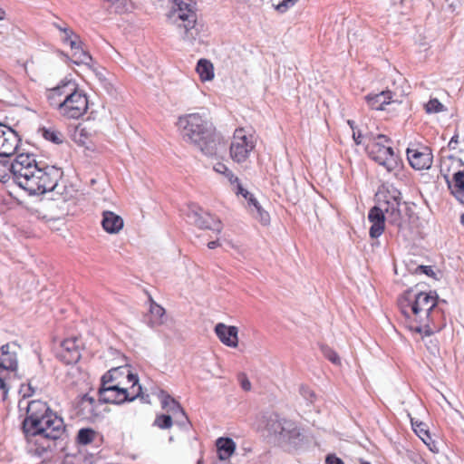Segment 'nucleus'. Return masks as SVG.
Here are the masks:
<instances>
[{
    "label": "nucleus",
    "instance_id": "1",
    "mask_svg": "<svg viewBox=\"0 0 464 464\" xmlns=\"http://www.w3.org/2000/svg\"><path fill=\"white\" fill-rule=\"evenodd\" d=\"M403 322L411 331L430 336L446 325V316L435 292L404 291L398 298Z\"/></svg>",
    "mask_w": 464,
    "mask_h": 464
},
{
    "label": "nucleus",
    "instance_id": "2",
    "mask_svg": "<svg viewBox=\"0 0 464 464\" xmlns=\"http://www.w3.org/2000/svg\"><path fill=\"white\" fill-rule=\"evenodd\" d=\"M26 417L23 430L27 440L35 445L34 452L42 456L53 451L55 441L65 433L63 420L49 410L42 401H31L24 406Z\"/></svg>",
    "mask_w": 464,
    "mask_h": 464
},
{
    "label": "nucleus",
    "instance_id": "3",
    "mask_svg": "<svg viewBox=\"0 0 464 464\" xmlns=\"http://www.w3.org/2000/svg\"><path fill=\"white\" fill-rule=\"evenodd\" d=\"M14 169L17 185L34 195L53 191L63 175L53 166L40 168L33 155L24 153L16 156Z\"/></svg>",
    "mask_w": 464,
    "mask_h": 464
},
{
    "label": "nucleus",
    "instance_id": "4",
    "mask_svg": "<svg viewBox=\"0 0 464 464\" xmlns=\"http://www.w3.org/2000/svg\"><path fill=\"white\" fill-rule=\"evenodd\" d=\"M47 99L50 105L67 119H79L89 108L87 95L72 82H63L50 89Z\"/></svg>",
    "mask_w": 464,
    "mask_h": 464
},
{
    "label": "nucleus",
    "instance_id": "5",
    "mask_svg": "<svg viewBox=\"0 0 464 464\" xmlns=\"http://www.w3.org/2000/svg\"><path fill=\"white\" fill-rule=\"evenodd\" d=\"M178 125L184 139L202 152H211L215 144V127L205 115L195 112L180 116Z\"/></svg>",
    "mask_w": 464,
    "mask_h": 464
},
{
    "label": "nucleus",
    "instance_id": "6",
    "mask_svg": "<svg viewBox=\"0 0 464 464\" xmlns=\"http://www.w3.org/2000/svg\"><path fill=\"white\" fill-rule=\"evenodd\" d=\"M368 157L387 172H394L401 168V160L392 148V140L384 134L369 138L365 148Z\"/></svg>",
    "mask_w": 464,
    "mask_h": 464
},
{
    "label": "nucleus",
    "instance_id": "7",
    "mask_svg": "<svg viewBox=\"0 0 464 464\" xmlns=\"http://www.w3.org/2000/svg\"><path fill=\"white\" fill-rule=\"evenodd\" d=\"M168 16L177 18L181 22L179 26L185 31L184 39L189 41L195 39V36L191 34V30L195 28L198 22L197 3L195 1L174 0Z\"/></svg>",
    "mask_w": 464,
    "mask_h": 464
},
{
    "label": "nucleus",
    "instance_id": "8",
    "mask_svg": "<svg viewBox=\"0 0 464 464\" xmlns=\"http://www.w3.org/2000/svg\"><path fill=\"white\" fill-rule=\"evenodd\" d=\"M256 147L252 134H248L244 128H238L234 131L230 147L229 156L236 163H245Z\"/></svg>",
    "mask_w": 464,
    "mask_h": 464
},
{
    "label": "nucleus",
    "instance_id": "9",
    "mask_svg": "<svg viewBox=\"0 0 464 464\" xmlns=\"http://www.w3.org/2000/svg\"><path fill=\"white\" fill-rule=\"evenodd\" d=\"M132 389H137V393L130 397L126 389L112 384L113 379H102V384L99 390L100 400L106 403L119 404L126 401H133L136 397L141 396V385L139 379H132Z\"/></svg>",
    "mask_w": 464,
    "mask_h": 464
},
{
    "label": "nucleus",
    "instance_id": "10",
    "mask_svg": "<svg viewBox=\"0 0 464 464\" xmlns=\"http://www.w3.org/2000/svg\"><path fill=\"white\" fill-rule=\"evenodd\" d=\"M266 430L284 442H295L300 435L299 429L292 420L270 414L266 419Z\"/></svg>",
    "mask_w": 464,
    "mask_h": 464
},
{
    "label": "nucleus",
    "instance_id": "11",
    "mask_svg": "<svg viewBox=\"0 0 464 464\" xmlns=\"http://www.w3.org/2000/svg\"><path fill=\"white\" fill-rule=\"evenodd\" d=\"M84 344L81 337L71 336L60 342L57 348L58 360L65 364H74L79 362Z\"/></svg>",
    "mask_w": 464,
    "mask_h": 464
},
{
    "label": "nucleus",
    "instance_id": "12",
    "mask_svg": "<svg viewBox=\"0 0 464 464\" xmlns=\"http://www.w3.org/2000/svg\"><path fill=\"white\" fill-rule=\"evenodd\" d=\"M20 142L21 139L14 130L0 123V157L13 156Z\"/></svg>",
    "mask_w": 464,
    "mask_h": 464
},
{
    "label": "nucleus",
    "instance_id": "13",
    "mask_svg": "<svg viewBox=\"0 0 464 464\" xmlns=\"http://www.w3.org/2000/svg\"><path fill=\"white\" fill-rule=\"evenodd\" d=\"M406 154L410 165L417 170L428 169L432 164L431 150L426 146L408 148Z\"/></svg>",
    "mask_w": 464,
    "mask_h": 464
},
{
    "label": "nucleus",
    "instance_id": "14",
    "mask_svg": "<svg viewBox=\"0 0 464 464\" xmlns=\"http://www.w3.org/2000/svg\"><path fill=\"white\" fill-rule=\"evenodd\" d=\"M401 193L397 190L393 194H382L383 199L380 201L379 208L391 218L392 222H396L401 218Z\"/></svg>",
    "mask_w": 464,
    "mask_h": 464
},
{
    "label": "nucleus",
    "instance_id": "15",
    "mask_svg": "<svg viewBox=\"0 0 464 464\" xmlns=\"http://www.w3.org/2000/svg\"><path fill=\"white\" fill-rule=\"evenodd\" d=\"M214 332L218 340L226 346L230 348H237L238 346V328L235 325H227L223 323H218L214 328Z\"/></svg>",
    "mask_w": 464,
    "mask_h": 464
},
{
    "label": "nucleus",
    "instance_id": "16",
    "mask_svg": "<svg viewBox=\"0 0 464 464\" xmlns=\"http://www.w3.org/2000/svg\"><path fill=\"white\" fill-rule=\"evenodd\" d=\"M385 212L378 206L372 207L368 213V219L372 223L369 230L372 238H378L385 230Z\"/></svg>",
    "mask_w": 464,
    "mask_h": 464
},
{
    "label": "nucleus",
    "instance_id": "17",
    "mask_svg": "<svg viewBox=\"0 0 464 464\" xmlns=\"http://www.w3.org/2000/svg\"><path fill=\"white\" fill-rule=\"evenodd\" d=\"M0 372L6 371L9 373H16L18 369L17 354L11 351L10 343H5L0 348Z\"/></svg>",
    "mask_w": 464,
    "mask_h": 464
},
{
    "label": "nucleus",
    "instance_id": "18",
    "mask_svg": "<svg viewBox=\"0 0 464 464\" xmlns=\"http://www.w3.org/2000/svg\"><path fill=\"white\" fill-rule=\"evenodd\" d=\"M101 225L103 230L108 234H119L123 227V218L113 211L105 210L102 214Z\"/></svg>",
    "mask_w": 464,
    "mask_h": 464
},
{
    "label": "nucleus",
    "instance_id": "19",
    "mask_svg": "<svg viewBox=\"0 0 464 464\" xmlns=\"http://www.w3.org/2000/svg\"><path fill=\"white\" fill-rule=\"evenodd\" d=\"M94 131L90 128L82 124H78L73 131L72 140L78 146L84 147L89 150L94 151Z\"/></svg>",
    "mask_w": 464,
    "mask_h": 464
},
{
    "label": "nucleus",
    "instance_id": "20",
    "mask_svg": "<svg viewBox=\"0 0 464 464\" xmlns=\"http://www.w3.org/2000/svg\"><path fill=\"white\" fill-rule=\"evenodd\" d=\"M195 216H196L195 224L199 228L209 229L218 234H219L222 231V229H223L222 223L215 216H213L208 212H200V213L196 212Z\"/></svg>",
    "mask_w": 464,
    "mask_h": 464
},
{
    "label": "nucleus",
    "instance_id": "21",
    "mask_svg": "<svg viewBox=\"0 0 464 464\" xmlns=\"http://www.w3.org/2000/svg\"><path fill=\"white\" fill-rule=\"evenodd\" d=\"M365 100L372 110L383 111L386 105L392 102V92L391 91H382L379 93H371L365 97Z\"/></svg>",
    "mask_w": 464,
    "mask_h": 464
},
{
    "label": "nucleus",
    "instance_id": "22",
    "mask_svg": "<svg viewBox=\"0 0 464 464\" xmlns=\"http://www.w3.org/2000/svg\"><path fill=\"white\" fill-rule=\"evenodd\" d=\"M451 195L461 204H464V171L459 170L447 179Z\"/></svg>",
    "mask_w": 464,
    "mask_h": 464
},
{
    "label": "nucleus",
    "instance_id": "23",
    "mask_svg": "<svg viewBox=\"0 0 464 464\" xmlns=\"http://www.w3.org/2000/svg\"><path fill=\"white\" fill-rule=\"evenodd\" d=\"M214 170L219 174L224 175L225 178L227 179V180L230 182V184L234 186L233 189L235 190V192L237 195L240 194L244 198L247 197L248 191L242 187L241 183L239 182L238 178L224 163L218 162L214 166Z\"/></svg>",
    "mask_w": 464,
    "mask_h": 464
},
{
    "label": "nucleus",
    "instance_id": "24",
    "mask_svg": "<svg viewBox=\"0 0 464 464\" xmlns=\"http://www.w3.org/2000/svg\"><path fill=\"white\" fill-rule=\"evenodd\" d=\"M98 407L99 404L96 402V401L87 394L82 397L80 403L82 415L83 418L89 420H94L100 416Z\"/></svg>",
    "mask_w": 464,
    "mask_h": 464
},
{
    "label": "nucleus",
    "instance_id": "25",
    "mask_svg": "<svg viewBox=\"0 0 464 464\" xmlns=\"http://www.w3.org/2000/svg\"><path fill=\"white\" fill-rule=\"evenodd\" d=\"M150 311L147 314L148 324L151 326H158L163 324L165 309L158 304L151 296L149 297Z\"/></svg>",
    "mask_w": 464,
    "mask_h": 464
},
{
    "label": "nucleus",
    "instance_id": "26",
    "mask_svg": "<svg viewBox=\"0 0 464 464\" xmlns=\"http://www.w3.org/2000/svg\"><path fill=\"white\" fill-rule=\"evenodd\" d=\"M216 446L220 460H227L236 450V443L230 438H218Z\"/></svg>",
    "mask_w": 464,
    "mask_h": 464
},
{
    "label": "nucleus",
    "instance_id": "27",
    "mask_svg": "<svg viewBox=\"0 0 464 464\" xmlns=\"http://www.w3.org/2000/svg\"><path fill=\"white\" fill-rule=\"evenodd\" d=\"M72 51V59L76 64H88L92 61V56L83 48L82 40L72 42L70 46Z\"/></svg>",
    "mask_w": 464,
    "mask_h": 464
},
{
    "label": "nucleus",
    "instance_id": "28",
    "mask_svg": "<svg viewBox=\"0 0 464 464\" xmlns=\"http://www.w3.org/2000/svg\"><path fill=\"white\" fill-rule=\"evenodd\" d=\"M121 362L119 365L111 366L103 377H137L131 370V365L127 362L124 356H121Z\"/></svg>",
    "mask_w": 464,
    "mask_h": 464
},
{
    "label": "nucleus",
    "instance_id": "29",
    "mask_svg": "<svg viewBox=\"0 0 464 464\" xmlns=\"http://www.w3.org/2000/svg\"><path fill=\"white\" fill-rule=\"evenodd\" d=\"M196 72H198L199 79L201 82H208L214 79V65L208 59H199L197 66Z\"/></svg>",
    "mask_w": 464,
    "mask_h": 464
},
{
    "label": "nucleus",
    "instance_id": "30",
    "mask_svg": "<svg viewBox=\"0 0 464 464\" xmlns=\"http://www.w3.org/2000/svg\"><path fill=\"white\" fill-rule=\"evenodd\" d=\"M41 135L54 144H61L63 141V133L53 127H42L39 129Z\"/></svg>",
    "mask_w": 464,
    "mask_h": 464
},
{
    "label": "nucleus",
    "instance_id": "31",
    "mask_svg": "<svg viewBox=\"0 0 464 464\" xmlns=\"http://www.w3.org/2000/svg\"><path fill=\"white\" fill-rule=\"evenodd\" d=\"M54 26L62 33L61 39L64 44L71 46L72 42H78L81 40L80 36L76 34L71 27L63 26L58 24H54Z\"/></svg>",
    "mask_w": 464,
    "mask_h": 464
},
{
    "label": "nucleus",
    "instance_id": "32",
    "mask_svg": "<svg viewBox=\"0 0 464 464\" xmlns=\"http://www.w3.org/2000/svg\"><path fill=\"white\" fill-rule=\"evenodd\" d=\"M109 8H113L115 13L123 14L128 11L130 0H102Z\"/></svg>",
    "mask_w": 464,
    "mask_h": 464
},
{
    "label": "nucleus",
    "instance_id": "33",
    "mask_svg": "<svg viewBox=\"0 0 464 464\" xmlns=\"http://www.w3.org/2000/svg\"><path fill=\"white\" fill-rule=\"evenodd\" d=\"M14 161L11 164L8 162L0 161V181L6 182L11 176L14 178Z\"/></svg>",
    "mask_w": 464,
    "mask_h": 464
},
{
    "label": "nucleus",
    "instance_id": "34",
    "mask_svg": "<svg viewBox=\"0 0 464 464\" xmlns=\"http://www.w3.org/2000/svg\"><path fill=\"white\" fill-rule=\"evenodd\" d=\"M95 437V431L92 429H81L77 435V441L82 445L91 443Z\"/></svg>",
    "mask_w": 464,
    "mask_h": 464
},
{
    "label": "nucleus",
    "instance_id": "35",
    "mask_svg": "<svg viewBox=\"0 0 464 464\" xmlns=\"http://www.w3.org/2000/svg\"><path fill=\"white\" fill-rule=\"evenodd\" d=\"M424 109L429 114L439 113L445 111V106L437 98H432L424 105Z\"/></svg>",
    "mask_w": 464,
    "mask_h": 464
},
{
    "label": "nucleus",
    "instance_id": "36",
    "mask_svg": "<svg viewBox=\"0 0 464 464\" xmlns=\"http://www.w3.org/2000/svg\"><path fill=\"white\" fill-rule=\"evenodd\" d=\"M321 351L324 356L334 364H340V357L337 353L328 345H322Z\"/></svg>",
    "mask_w": 464,
    "mask_h": 464
},
{
    "label": "nucleus",
    "instance_id": "37",
    "mask_svg": "<svg viewBox=\"0 0 464 464\" xmlns=\"http://www.w3.org/2000/svg\"><path fill=\"white\" fill-rule=\"evenodd\" d=\"M172 423V417L166 414L158 415L154 420V425L162 430L169 429Z\"/></svg>",
    "mask_w": 464,
    "mask_h": 464
},
{
    "label": "nucleus",
    "instance_id": "38",
    "mask_svg": "<svg viewBox=\"0 0 464 464\" xmlns=\"http://www.w3.org/2000/svg\"><path fill=\"white\" fill-rule=\"evenodd\" d=\"M163 409L169 412H171L174 416H176L177 414H180L185 420H187L185 411L180 407L179 403L177 402L175 400H173L169 402L168 408H163Z\"/></svg>",
    "mask_w": 464,
    "mask_h": 464
},
{
    "label": "nucleus",
    "instance_id": "39",
    "mask_svg": "<svg viewBox=\"0 0 464 464\" xmlns=\"http://www.w3.org/2000/svg\"><path fill=\"white\" fill-rule=\"evenodd\" d=\"M297 0H283L276 5V10L279 13H285L290 7H292Z\"/></svg>",
    "mask_w": 464,
    "mask_h": 464
},
{
    "label": "nucleus",
    "instance_id": "40",
    "mask_svg": "<svg viewBox=\"0 0 464 464\" xmlns=\"http://www.w3.org/2000/svg\"><path fill=\"white\" fill-rule=\"evenodd\" d=\"M300 393L305 400H307L311 403L314 402V401L315 400V394L314 391H312L309 387L301 386Z\"/></svg>",
    "mask_w": 464,
    "mask_h": 464
},
{
    "label": "nucleus",
    "instance_id": "41",
    "mask_svg": "<svg viewBox=\"0 0 464 464\" xmlns=\"http://www.w3.org/2000/svg\"><path fill=\"white\" fill-rule=\"evenodd\" d=\"M246 198V199H247V201H248V203H249V204H252V205L255 207V208L259 212V214H260V216H261V218H264V215H265L266 218L268 217V214H267L266 212H263V210H262V208H261V207H260V205H259L258 201L256 199V198H255L252 194H250V193L248 192L247 197H246V198Z\"/></svg>",
    "mask_w": 464,
    "mask_h": 464
},
{
    "label": "nucleus",
    "instance_id": "42",
    "mask_svg": "<svg viewBox=\"0 0 464 464\" xmlns=\"http://www.w3.org/2000/svg\"><path fill=\"white\" fill-rule=\"evenodd\" d=\"M159 398L160 399L162 408H168L169 402L174 400L164 391H160Z\"/></svg>",
    "mask_w": 464,
    "mask_h": 464
},
{
    "label": "nucleus",
    "instance_id": "43",
    "mask_svg": "<svg viewBox=\"0 0 464 464\" xmlns=\"http://www.w3.org/2000/svg\"><path fill=\"white\" fill-rule=\"evenodd\" d=\"M5 379H0V399L5 401L7 397L8 388L4 382Z\"/></svg>",
    "mask_w": 464,
    "mask_h": 464
},
{
    "label": "nucleus",
    "instance_id": "44",
    "mask_svg": "<svg viewBox=\"0 0 464 464\" xmlns=\"http://www.w3.org/2000/svg\"><path fill=\"white\" fill-rule=\"evenodd\" d=\"M325 464H344V462L335 455H328L325 459Z\"/></svg>",
    "mask_w": 464,
    "mask_h": 464
},
{
    "label": "nucleus",
    "instance_id": "45",
    "mask_svg": "<svg viewBox=\"0 0 464 464\" xmlns=\"http://www.w3.org/2000/svg\"><path fill=\"white\" fill-rule=\"evenodd\" d=\"M239 384L245 392H249L251 390L252 385L248 379H239Z\"/></svg>",
    "mask_w": 464,
    "mask_h": 464
},
{
    "label": "nucleus",
    "instance_id": "46",
    "mask_svg": "<svg viewBox=\"0 0 464 464\" xmlns=\"http://www.w3.org/2000/svg\"><path fill=\"white\" fill-rule=\"evenodd\" d=\"M20 393L24 398L32 396V392L28 391L27 383H22L20 387Z\"/></svg>",
    "mask_w": 464,
    "mask_h": 464
},
{
    "label": "nucleus",
    "instance_id": "47",
    "mask_svg": "<svg viewBox=\"0 0 464 464\" xmlns=\"http://www.w3.org/2000/svg\"><path fill=\"white\" fill-rule=\"evenodd\" d=\"M419 269L421 270L422 273H424L425 275H427L429 276H435V272L433 271L431 266H420L419 267Z\"/></svg>",
    "mask_w": 464,
    "mask_h": 464
},
{
    "label": "nucleus",
    "instance_id": "48",
    "mask_svg": "<svg viewBox=\"0 0 464 464\" xmlns=\"http://www.w3.org/2000/svg\"><path fill=\"white\" fill-rule=\"evenodd\" d=\"M219 246H220V243L218 242V240H214V241H210L208 243V247L209 249H214Z\"/></svg>",
    "mask_w": 464,
    "mask_h": 464
},
{
    "label": "nucleus",
    "instance_id": "49",
    "mask_svg": "<svg viewBox=\"0 0 464 464\" xmlns=\"http://www.w3.org/2000/svg\"><path fill=\"white\" fill-rule=\"evenodd\" d=\"M430 343L431 344L430 346H428V349L430 350L431 353L439 352L438 343L436 342V343H433L430 341Z\"/></svg>",
    "mask_w": 464,
    "mask_h": 464
},
{
    "label": "nucleus",
    "instance_id": "50",
    "mask_svg": "<svg viewBox=\"0 0 464 464\" xmlns=\"http://www.w3.org/2000/svg\"><path fill=\"white\" fill-rule=\"evenodd\" d=\"M421 434H424L425 436H427L428 438H430V437H429V434H428V431H427V430H424L423 429H421V430H420V433L418 434V435H419V437H420V438L424 441V443H426V444H427V441H426L425 438H424V437H422V436H421Z\"/></svg>",
    "mask_w": 464,
    "mask_h": 464
},
{
    "label": "nucleus",
    "instance_id": "51",
    "mask_svg": "<svg viewBox=\"0 0 464 464\" xmlns=\"http://www.w3.org/2000/svg\"><path fill=\"white\" fill-rule=\"evenodd\" d=\"M27 385H28V391L32 392V395H34L35 393L36 387L33 384V382L31 381H29L27 382Z\"/></svg>",
    "mask_w": 464,
    "mask_h": 464
},
{
    "label": "nucleus",
    "instance_id": "52",
    "mask_svg": "<svg viewBox=\"0 0 464 464\" xmlns=\"http://www.w3.org/2000/svg\"><path fill=\"white\" fill-rule=\"evenodd\" d=\"M353 140H354L356 144H358V145L361 144L362 143L361 134L356 136L355 133H353Z\"/></svg>",
    "mask_w": 464,
    "mask_h": 464
},
{
    "label": "nucleus",
    "instance_id": "53",
    "mask_svg": "<svg viewBox=\"0 0 464 464\" xmlns=\"http://www.w3.org/2000/svg\"><path fill=\"white\" fill-rule=\"evenodd\" d=\"M5 17V11L0 6V20H4Z\"/></svg>",
    "mask_w": 464,
    "mask_h": 464
},
{
    "label": "nucleus",
    "instance_id": "54",
    "mask_svg": "<svg viewBox=\"0 0 464 464\" xmlns=\"http://www.w3.org/2000/svg\"><path fill=\"white\" fill-rule=\"evenodd\" d=\"M460 223L464 226V213L460 216Z\"/></svg>",
    "mask_w": 464,
    "mask_h": 464
},
{
    "label": "nucleus",
    "instance_id": "55",
    "mask_svg": "<svg viewBox=\"0 0 464 464\" xmlns=\"http://www.w3.org/2000/svg\"><path fill=\"white\" fill-rule=\"evenodd\" d=\"M24 403H25V402L24 401H20V403H19V407H20L21 410L23 409V404Z\"/></svg>",
    "mask_w": 464,
    "mask_h": 464
},
{
    "label": "nucleus",
    "instance_id": "56",
    "mask_svg": "<svg viewBox=\"0 0 464 464\" xmlns=\"http://www.w3.org/2000/svg\"><path fill=\"white\" fill-rule=\"evenodd\" d=\"M361 464H371V463H370V462H368V461L362 460V461H361Z\"/></svg>",
    "mask_w": 464,
    "mask_h": 464
},
{
    "label": "nucleus",
    "instance_id": "57",
    "mask_svg": "<svg viewBox=\"0 0 464 464\" xmlns=\"http://www.w3.org/2000/svg\"><path fill=\"white\" fill-rule=\"evenodd\" d=\"M198 464H201V461H198Z\"/></svg>",
    "mask_w": 464,
    "mask_h": 464
}]
</instances>
